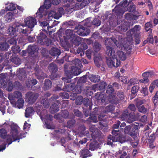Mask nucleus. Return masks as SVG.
<instances>
[{
	"label": "nucleus",
	"instance_id": "obj_1",
	"mask_svg": "<svg viewBox=\"0 0 158 158\" xmlns=\"http://www.w3.org/2000/svg\"><path fill=\"white\" fill-rule=\"evenodd\" d=\"M11 131L10 133L11 135L9 136L7 139V141L8 145L10 144L13 142L19 140L25 137V134L23 133L18 135V131L17 127L14 125L11 126Z\"/></svg>",
	"mask_w": 158,
	"mask_h": 158
},
{
	"label": "nucleus",
	"instance_id": "obj_2",
	"mask_svg": "<svg viewBox=\"0 0 158 158\" xmlns=\"http://www.w3.org/2000/svg\"><path fill=\"white\" fill-rule=\"evenodd\" d=\"M37 41L38 43L41 45H46L48 46L52 43L50 40L47 38V36L42 32H40L36 38Z\"/></svg>",
	"mask_w": 158,
	"mask_h": 158
},
{
	"label": "nucleus",
	"instance_id": "obj_3",
	"mask_svg": "<svg viewBox=\"0 0 158 158\" xmlns=\"http://www.w3.org/2000/svg\"><path fill=\"white\" fill-rule=\"evenodd\" d=\"M14 27H15L17 32H19L20 34H30L31 32L33 31V30H29L23 23L15 22L14 24Z\"/></svg>",
	"mask_w": 158,
	"mask_h": 158
},
{
	"label": "nucleus",
	"instance_id": "obj_4",
	"mask_svg": "<svg viewBox=\"0 0 158 158\" xmlns=\"http://www.w3.org/2000/svg\"><path fill=\"white\" fill-rule=\"evenodd\" d=\"M37 20L32 17L30 16L25 18L24 20V23L25 26L29 30H32V29L35 25L37 24Z\"/></svg>",
	"mask_w": 158,
	"mask_h": 158
},
{
	"label": "nucleus",
	"instance_id": "obj_5",
	"mask_svg": "<svg viewBox=\"0 0 158 158\" xmlns=\"http://www.w3.org/2000/svg\"><path fill=\"white\" fill-rule=\"evenodd\" d=\"M39 97V94L31 91L27 92L26 94V98L27 102L29 104L34 103Z\"/></svg>",
	"mask_w": 158,
	"mask_h": 158
},
{
	"label": "nucleus",
	"instance_id": "obj_6",
	"mask_svg": "<svg viewBox=\"0 0 158 158\" xmlns=\"http://www.w3.org/2000/svg\"><path fill=\"white\" fill-rule=\"evenodd\" d=\"M73 63L74 66L72 67V71L74 70V74L78 75L81 73V67L82 66L81 62L79 59H76L73 61Z\"/></svg>",
	"mask_w": 158,
	"mask_h": 158
},
{
	"label": "nucleus",
	"instance_id": "obj_7",
	"mask_svg": "<svg viewBox=\"0 0 158 158\" xmlns=\"http://www.w3.org/2000/svg\"><path fill=\"white\" fill-rule=\"evenodd\" d=\"M59 97L56 95H54L49 99L47 98H43L41 101L40 103L45 108H48L50 106V102H53L58 99Z\"/></svg>",
	"mask_w": 158,
	"mask_h": 158
},
{
	"label": "nucleus",
	"instance_id": "obj_8",
	"mask_svg": "<svg viewBox=\"0 0 158 158\" xmlns=\"http://www.w3.org/2000/svg\"><path fill=\"white\" fill-rule=\"evenodd\" d=\"M75 29L77 30V34L81 36L88 35L90 32V30L81 25H78Z\"/></svg>",
	"mask_w": 158,
	"mask_h": 158
},
{
	"label": "nucleus",
	"instance_id": "obj_9",
	"mask_svg": "<svg viewBox=\"0 0 158 158\" xmlns=\"http://www.w3.org/2000/svg\"><path fill=\"white\" fill-rule=\"evenodd\" d=\"M27 52L30 57H31L33 59L37 57L38 53L36 51L35 47L33 45H29L28 47Z\"/></svg>",
	"mask_w": 158,
	"mask_h": 158
},
{
	"label": "nucleus",
	"instance_id": "obj_10",
	"mask_svg": "<svg viewBox=\"0 0 158 158\" xmlns=\"http://www.w3.org/2000/svg\"><path fill=\"white\" fill-rule=\"evenodd\" d=\"M35 75L38 79H43L44 78L47 77L46 74L44 73L41 70L39 69L37 67H35Z\"/></svg>",
	"mask_w": 158,
	"mask_h": 158
},
{
	"label": "nucleus",
	"instance_id": "obj_11",
	"mask_svg": "<svg viewBox=\"0 0 158 158\" xmlns=\"http://www.w3.org/2000/svg\"><path fill=\"white\" fill-rule=\"evenodd\" d=\"M16 75L19 79L21 81H23L27 77L26 72L23 68L19 69V70H17Z\"/></svg>",
	"mask_w": 158,
	"mask_h": 158
},
{
	"label": "nucleus",
	"instance_id": "obj_12",
	"mask_svg": "<svg viewBox=\"0 0 158 158\" xmlns=\"http://www.w3.org/2000/svg\"><path fill=\"white\" fill-rule=\"evenodd\" d=\"M86 79L85 76H83L79 79L77 82V85L79 86V88L77 87V88L78 91H77L78 93L79 94L81 92L82 86L86 82Z\"/></svg>",
	"mask_w": 158,
	"mask_h": 158
},
{
	"label": "nucleus",
	"instance_id": "obj_13",
	"mask_svg": "<svg viewBox=\"0 0 158 158\" xmlns=\"http://www.w3.org/2000/svg\"><path fill=\"white\" fill-rule=\"evenodd\" d=\"M56 103H54L51 106L50 110L52 114H54L58 111L59 110L58 105L60 103L59 100H56Z\"/></svg>",
	"mask_w": 158,
	"mask_h": 158
},
{
	"label": "nucleus",
	"instance_id": "obj_14",
	"mask_svg": "<svg viewBox=\"0 0 158 158\" xmlns=\"http://www.w3.org/2000/svg\"><path fill=\"white\" fill-rule=\"evenodd\" d=\"M64 11L62 7H60L56 11H53V15L54 16V18L57 19H58L62 16Z\"/></svg>",
	"mask_w": 158,
	"mask_h": 158
},
{
	"label": "nucleus",
	"instance_id": "obj_15",
	"mask_svg": "<svg viewBox=\"0 0 158 158\" xmlns=\"http://www.w3.org/2000/svg\"><path fill=\"white\" fill-rule=\"evenodd\" d=\"M65 74L66 76V77H63L62 80L64 81V83H68L70 82L71 81V79L73 77V75L72 72L70 71H67L65 72Z\"/></svg>",
	"mask_w": 158,
	"mask_h": 158
},
{
	"label": "nucleus",
	"instance_id": "obj_16",
	"mask_svg": "<svg viewBox=\"0 0 158 158\" xmlns=\"http://www.w3.org/2000/svg\"><path fill=\"white\" fill-rule=\"evenodd\" d=\"M80 154L83 158H87L92 155L89 150L86 148L82 149L80 152Z\"/></svg>",
	"mask_w": 158,
	"mask_h": 158
},
{
	"label": "nucleus",
	"instance_id": "obj_17",
	"mask_svg": "<svg viewBox=\"0 0 158 158\" xmlns=\"http://www.w3.org/2000/svg\"><path fill=\"white\" fill-rule=\"evenodd\" d=\"M52 86V81L49 79H46L44 81V85L42 87L43 89L46 91L50 89Z\"/></svg>",
	"mask_w": 158,
	"mask_h": 158
},
{
	"label": "nucleus",
	"instance_id": "obj_18",
	"mask_svg": "<svg viewBox=\"0 0 158 158\" xmlns=\"http://www.w3.org/2000/svg\"><path fill=\"white\" fill-rule=\"evenodd\" d=\"M48 69L51 73H56L58 71V67L56 64L52 62L49 65Z\"/></svg>",
	"mask_w": 158,
	"mask_h": 158
},
{
	"label": "nucleus",
	"instance_id": "obj_19",
	"mask_svg": "<svg viewBox=\"0 0 158 158\" xmlns=\"http://www.w3.org/2000/svg\"><path fill=\"white\" fill-rule=\"evenodd\" d=\"M74 81L73 83H71L65 86V90L68 92H70L73 90L75 88V85L74 83L76 82L77 81L78 78L76 77L74 79Z\"/></svg>",
	"mask_w": 158,
	"mask_h": 158
},
{
	"label": "nucleus",
	"instance_id": "obj_20",
	"mask_svg": "<svg viewBox=\"0 0 158 158\" xmlns=\"http://www.w3.org/2000/svg\"><path fill=\"white\" fill-rule=\"evenodd\" d=\"M139 125H135L131 129L129 135L130 136L135 139L136 138H137V134L138 131Z\"/></svg>",
	"mask_w": 158,
	"mask_h": 158
},
{
	"label": "nucleus",
	"instance_id": "obj_21",
	"mask_svg": "<svg viewBox=\"0 0 158 158\" xmlns=\"http://www.w3.org/2000/svg\"><path fill=\"white\" fill-rule=\"evenodd\" d=\"M10 60L14 64L16 65H19L21 63V60L15 54H12L10 57Z\"/></svg>",
	"mask_w": 158,
	"mask_h": 158
},
{
	"label": "nucleus",
	"instance_id": "obj_22",
	"mask_svg": "<svg viewBox=\"0 0 158 158\" xmlns=\"http://www.w3.org/2000/svg\"><path fill=\"white\" fill-rule=\"evenodd\" d=\"M49 53L52 56H58L60 54L61 52L59 49L56 48H53L50 50Z\"/></svg>",
	"mask_w": 158,
	"mask_h": 158
},
{
	"label": "nucleus",
	"instance_id": "obj_23",
	"mask_svg": "<svg viewBox=\"0 0 158 158\" xmlns=\"http://www.w3.org/2000/svg\"><path fill=\"white\" fill-rule=\"evenodd\" d=\"M112 11L113 12H114V14L117 16H121L123 13L122 9L118 6H115Z\"/></svg>",
	"mask_w": 158,
	"mask_h": 158
},
{
	"label": "nucleus",
	"instance_id": "obj_24",
	"mask_svg": "<svg viewBox=\"0 0 158 158\" xmlns=\"http://www.w3.org/2000/svg\"><path fill=\"white\" fill-rule=\"evenodd\" d=\"M7 33L10 35L16 36L17 35V30L15 27L10 26L7 30Z\"/></svg>",
	"mask_w": 158,
	"mask_h": 158
},
{
	"label": "nucleus",
	"instance_id": "obj_25",
	"mask_svg": "<svg viewBox=\"0 0 158 158\" xmlns=\"http://www.w3.org/2000/svg\"><path fill=\"white\" fill-rule=\"evenodd\" d=\"M106 53L111 58H114L115 57V52L112 47H106Z\"/></svg>",
	"mask_w": 158,
	"mask_h": 158
},
{
	"label": "nucleus",
	"instance_id": "obj_26",
	"mask_svg": "<svg viewBox=\"0 0 158 158\" xmlns=\"http://www.w3.org/2000/svg\"><path fill=\"white\" fill-rule=\"evenodd\" d=\"M25 112V117L26 118H29L34 113L35 111L33 107L30 106L27 108Z\"/></svg>",
	"mask_w": 158,
	"mask_h": 158
},
{
	"label": "nucleus",
	"instance_id": "obj_27",
	"mask_svg": "<svg viewBox=\"0 0 158 158\" xmlns=\"http://www.w3.org/2000/svg\"><path fill=\"white\" fill-rule=\"evenodd\" d=\"M108 101L111 104H117L119 102V100L116 96L114 95L109 96Z\"/></svg>",
	"mask_w": 158,
	"mask_h": 158
},
{
	"label": "nucleus",
	"instance_id": "obj_28",
	"mask_svg": "<svg viewBox=\"0 0 158 158\" xmlns=\"http://www.w3.org/2000/svg\"><path fill=\"white\" fill-rule=\"evenodd\" d=\"M37 83V81L36 79L32 78L30 79V80H29L27 82H26V84L28 88H31L33 86L36 85Z\"/></svg>",
	"mask_w": 158,
	"mask_h": 158
},
{
	"label": "nucleus",
	"instance_id": "obj_29",
	"mask_svg": "<svg viewBox=\"0 0 158 158\" xmlns=\"http://www.w3.org/2000/svg\"><path fill=\"white\" fill-rule=\"evenodd\" d=\"M99 144L96 141H93L90 142L89 145V149L91 151L98 149L99 148Z\"/></svg>",
	"mask_w": 158,
	"mask_h": 158
},
{
	"label": "nucleus",
	"instance_id": "obj_30",
	"mask_svg": "<svg viewBox=\"0 0 158 158\" xmlns=\"http://www.w3.org/2000/svg\"><path fill=\"white\" fill-rule=\"evenodd\" d=\"M114 106L113 105H109L105 107V109L103 110V112L104 113H111L114 111Z\"/></svg>",
	"mask_w": 158,
	"mask_h": 158
},
{
	"label": "nucleus",
	"instance_id": "obj_31",
	"mask_svg": "<svg viewBox=\"0 0 158 158\" xmlns=\"http://www.w3.org/2000/svg\"><path fill=\"white\" fill-rule=\"evenodd\" d=\"M91 131L92 132L91 134L92 137L94 136L95 138L99 137L101 135V131L98 129L94 128L91 129Z\"/></svg>",
	"mask_w": 158,
	"mask_h": 158
},
{
	"label": "nucleus",
	"instance_id": "obj_32",
	"mask_svg": "<svg viewBox=\"0 0 158 158\" xmlns=\"http://www.w3.org/2000/svg\"><path fill=\"white\" fill-rule=\"evenodd\" d=\"M152 25L151 21H149L145 23L144 28L146 32L149 31V33H152Z\"/></svg>",
	"mask_w": 158,
	"mask_h": 158
},
{
	"label": "nucleus",
	"instance_id": "obj_33",
	"mask_svg": "<svg viewBox=\"0 0 158 158\" xmlns=\"http://www.w3.org/2000/svg\"><path fill=\"white\" fill-rule=\"evenodd\" d=\"M6 76L5 74L2 73L0 74V85L1 87L5 86L6 82L5 80Z\"/></svg>",
	"mask_w": 158,
	"mask_h": 158
},
{
	"label": "nucleus",
	"instance_id": "obj_34",
	"mask_svg": "<svg viewBox=\"0 0 158 158\" xmlns=\"http://www.w3.org/2000/svg\"><path fill=\"white\" fill-rule=\"evenodd\" d=\"M84 92L87 97H88L89 96H91L93 94V92L91 91V87H90L86 86L84 90Z\"/></svg>",
	"mask_w": 158,
	"mask_h": 158
},
{
	"label": "nucleus",
	"instance_id": "obj_35",
	"mask_svg": "<svg viewBox=\"0 0 158 158\" xmlns=\"http://www.w3.org/2000/svg\"><path fill=\"white\" fill-rule=\"evenodd\" d=\"M123 46L126 53L128 55L130 54L132 49L131 45L130 44H126Z\"/></svg>",
	"mask_w": 158,
	"mask_h": 158
},
{
	"label": "nucleus",
	"instance_id": "obj_36",
	"mask_svg": "<svg viewBox=\"0 0 158 158\" xmlns=\"http://www.w3.org/2000/svg\"><path fill=\"white\" fill-rule=\"evenodd\" d=\"M82 102H83V103L85 106L86 107L89 106V109L90 110H91L92 104L90 103L89 99L87 98H84Z\"/></svg>",
	"mask_w": 158,
	"mask_h": 158
},
{
	"label": "nucleus",
	"instance_id": "obj_37",
	"mask_svg": "<svg viewBox=\"0 0 158 158\" xmlns=\"http://www.w3.org/2000/svg\"><path fill=\"white\" fill-rule=\"evenodd\" d=\"M106 62L108 66L110 68H112L114 67H115L114 65V63L111 59V57H106Z\"/></svg>",
	"mask_w": 158,
	"mask_h": 158
},
{
	"label": "nucleus",
	"instance_id": "obj_38",
	"mask_svg": "<svg viewBox=\"0 0 158 158\" xmlns=\"http://www.w3.org/2000/svg\"><path fill=\"white\" fill-rule=\"evenodd\" d=\"M89 79L93 82H98L100 81V77L98 75H92L89 77Z\"/></svg>",
	"mask_w": 158,
	"mask_h": 158
},
{
	"label": "nucleus",
	"instance_id": "obj_39",
	"mask_svg": "<svg viewBox=\"0 0 158 158\" xmlns=\"http://www.w3.org/2000/svg\"><path fill=\"white\" fill-rule=\"evenodd\" d=\"M11 49L14 54L19 53L21 50L20 47L16 44L13 46L11 47Z\"/></svg>",
	"mask_w": 158,
	"mask_h": 158
},
{
	"label": "nucleus",
	"instance_id": "obj_40",
	"mask_svg": "<svg viewBox=\"0 0 158 158\" xmlns=\"http://www.w3.org/2000/svg\"><path fill=\"white\" fill-rule=\"evenodd\" d=\"M24 103V100L23 98H20L15 103V105L19 109L22 108L23 106V104Z\"/></svg>",
	"mask_w": 158,
	"mask_h": 158
},
{
	"label": "nucleus",
	"instance_id": "obj_41",
	"mask_svg": "<svg viewBox=\"0 0 158 158\" xmlns=\"http://www.w3.org/2000/svg\"><path fill=\"white\" fill-rule=\"evenodd\" d=\"M101 45L98 42L95 41L93 45V48L94 51L98 52L101 49Z\"/></svg>",
	"mask_w": 158,
	"mask_h": 158
},
{
	"label": "nucleus",
	"instance_id": "obj_42",
	"mask_svg": "<svg viewBox=\"0 0 158 158\" xmlns=\"http://www.w3.org/2000/svg\"><path fill=\"white\" fill-rule=\"evenodd\" d=\"M81 38L79 36H75L73 40V43L75 45L78 46L81 44Z\"/></svg>",
	"mask_w": 158,
	"mask_h": 158
},
{
	"label": "nucleus",
	"instance_id": "obj_43",
	"mask_svg": "<svg viewBox=\"0 0 158 158\" xmlns=\"http://www.w3.org/2000/svg\"><path fill=\"white\" fill-rule=\"evenodd\" d=\"M106 86L107 84L106 82L104 81H101L99 84V89L100 91H104L105 90L106 87Z\"/></svg>",
	"mask_w": 158,
	"mask_h": 158
},
{
	"label": "nucleus",
	"instance_id": "obj_44",
	"mask_svg": "<svg viewBox=\"0 0 158 158\" xmlns=\"http://www.w3.org/2000/svg\"><path fill=\"white\" fill-rule=\"evenodd\" d=\"M76 121L75 120L72 119L69 120L67 123L66 127L68 128H71L75 124Z\"/></svg>",
	"mask_w": 158,
	"mask_h": 158
},
{
	"label": "nucleus",
	"instance_id": "obj_45",
	"mask_svg": "<svg viewBox=\"0 0 158 158\" xmlns=\"http://www.w3.org/2000/svg\"><path fill=\"white\" fill-rule=\"evenodd\" d=\"M114 90L112 85H109L106 90V93L108 94L109 95V96H110L111 95V94L114 93Z\"/></svg>",
	"mask_w": 158,
	"mask_h": 158
},
{
	"label": "nucleus",
	"instance_id": "obj_46",
	"mask_svg": "<svg viewBox=\"0 0 158 158\" xmlns=\"http://www.w3.org/2000/svg\"><path fill=\"white\" fill-rule=\"evenodd\" d=\"M117 55L119 58L122 60H124L126 59V55L122 51L118 52Z\"/></svg>",
	"mask_w": 158,
	"mask_h": 158
},
{
	"label": "nucleus",
	"instance_id": "obj_47",
	"mask_svg": "<svg viewBox=\"0 0 158 158\" xmlns=\"http://www.w3.org/2000/svg\"><path fill=\"white\" fill-rule=\"evenodd\" d=\"M135 6L134 4L132 3V4L129 5L128 4L127 8V10L129 12H134L135 10Z\"/></svg>",
	"mask_w": 158,
	"mask_h": 158
},
{
	"label": "nucleus",
	"instance_id": "obj_48",
	"mask_svg": "<svg viewBox=\"0 0 158 158\" xmlns=\"http://www.w3.org/2000/svg\"><path fill=\"white\" fill-rule=\"evenodd\" d=\"M135 119V116L134 114H131L130 113L128 116V118L127 119V122L129 123H132L134 121Z\"/></svg>",
	"mask_w": 158,
	"mask_h": 158
},
{
	"label": "nucleus",
	"instance_id": "obj_49",
	"mask_svg": "<svg viewBox=\"0 0 158 158\" xmlns=\"http://www.w3.org/2000/svg\"><path fill=\"white\" fill-rule=\"evenodd\" d=\"M116 97L119 100H122L124 98V93L123 91H118L116 94Z\"/></svg>",
	"mask_w": 158,
	"mask_h": 158
},
{
	"label": "nucleus",
	"instance_id": "obj_50",
	"mask_svg": "<svg viewBox=\"0 0 158 158\" xmlns=\"http://www.w3.org/2000/svg\"><path fill=\"white\" fill-rule=\"evenodd\" d=\"M105 44L106 47H112L113 41L110 38H107L105 40Z\"/></svg>",
	"mask_w": 158,
	"mask_h": 158
},
{
	"label": "nucleus",
	"instance_id": "obj_51",
	"mask_svg": "<svg viewBox=\"0 0 158 158\" xmlns=\"http://www.w3.org/2000/svg\"><path fill=\"white\" fill-rule=\"evenodd\" d=\"M138 109V111L142 113L146 114L147 112V109L145 106L142 105L141 106H139L137 108Z\"/></svg>",
	"mask_w": 158,
	"mask_h": 158
},
{
	"label": "nucleus",
	"instance_id": "obj_52",
	"mask_svg": "<svg viewBox=\"0 0 158 158\" xmlns=\"http://www.w3.org/2000/svg\"><path fill=\"white\" fill-rule=\"evenodd\" d=\"M139 88V86L137 85H135L133 86L131 89V94L135 96Z\"/></svg>",
	"mask_w": 158,
	"mask_h": 158
},
{
	"label": "nucleus",
	"instance_id": "obj_53",
	"mask_svg": "<svg viewBox=\"0 0 158 158\" xmlns=\"http://www.w3.org/2000/svg\"><path fill=\"white\" fill-rule=\"evenodd\" d=\"M61 114L62 117L64 118H68L69 117V113L68 110H62L61 111Z\"/></svg>",
	"mask_w": 158,
	"mask_h": 158
},
{
	"label": "nucleus",
	"instance_id": "obj_54",
	"mask_svg": "<svg viewBox=\"0 0 158 158\" xmlns=\"http://www.w3.org/2000/svg\"><path fill=\"white\" fill-rule=\"evenodd\" d=\"M13 94L15 99L17 98L19 100V99L22 98V93L18 91L14 92Z\"/></svg>",
	"mask_w": 158,
	"mask_h": 158
},
{
	"label": "nucleus",
	"instance_id": "obj_55",
	"mask_svg": "<svg viewBox=\"0 0 158 158\" xmlns=\"http://www.w3.org/2000/svg\"><path fill=\"white\" fill-rule=\"evenodd\" d=\"M14 15L11 12L7 13L4 16V18L6 19V20L9 22L12 19Z\"/></svg>",
	"mask_w": 158,
	"mask_h": 158
},
{
	"label": "nucleus",
	"instance_id": "obj_56",
	"mask_svg": "<svg viewBox=\"0 0 158 158\" xmlns=\"http://www.w3.org/2000/svg\"><path fill=\"white\" fill-rule=\"evenodd\" d=\"M65 34L68 39L72 38L73 34V30L70 29L66 30L65 31Z\"/></svg>",
	"mask_w": 158,
	"mask_h": 158
},
{
	"label": "nucleus",
	"instance_id": "obj_57",
	"mask_svg": "<svg viewBox=\"0 0 158 158\" xmlns=\"http://www.w3.org/2000/svg\"><path fill=\"white\" fill-rule=\"evenodd\" d=\"M97 98L98 100L100 101L102 103L104 102L106 100V97L102 93H100L99 96L97 97Z\"/></svg>",
	"mask_w": 158,
	"mask_h": 158
},
{
	"label": "nucleus",
	"instance_id": "obj_58",
	"mask_svg": "<svg viewBox=\"0 0 158 158\" xmlns=\"http://www.w3.org/2000/svg\"><path fill=\"white\" fill-rule=\"evenodd\" d=\"M14 89L19 90L21 88L22 85L20 82L18 81H15L13 83Z\"/></svg>",
	"mask_w": 158,
	"mask_h": 158
},
{
	"label": "nucleus",
	"instance_id": "obj_59",
	"mask_svg": "<svg viewBox=\"0 0 158 158\" xmlns=\"http://www.w3.org/2000/svg\"><path fill=\"white\" fill-rule=\"evenodd\" d=\"M16 36H14L13 38L10 39L8 40V43L10 44L16 45L17 42L18 38H16Z\"/></svg>",
	"mask_w": 158,
	"mask_h": 158
},
{
	"label": "nucleus",
	"instance_id": "obj_60",
	"mask_svg": "<svg viewBox=\"0 0 158 158\" xmlns=\"http://www.w3.org/2000/svg\"><path fill=\"white\" fill-rule=\"evenodd\" d=\"M92 24L96 27H98L100 25L101 21L99 19L95 18L92 22Z\"/></svg>",
	"mask_w": 158,
	"mask_h": 158
},
{
	"label": "nucleus",
	"instance_id": "obj_61",
	"mask_svg": "<svg viewBox=\"0 0 158 158\" xmlns=\"http://www.w3.org/2000/svg\"><path fill=\"white\" fill-rule=\"evenodd\" d=\"M130 113L131 112L130 111H128L127 110H125L122 114V118L124 119L127 120Z\"/></svg>",
	"mask_w": 158,
	"mask_h": 158
},
{
	"label": "nucleus",
	"instance_id": "obj_62",
	"mask_svg": "<svg viewBox=\"0 0 158 158\" xmlns=\"http://www.w3.org/2000/svg\"><path fill=\"white\" fill-rule=\"evenodd\" d=\"M158 91L156 92L154 96L152 98V101L155 106L158 104Z\"/></svg>",
	"mask_w": 158,
	"mask_h": 158
},
{
	"label": "nucleus",
	"instance_id": "obj_63",
	"mask_svg": "<svg viewBox=\"0 0 158 158\" xmlns=\"http://www.w3.org/2000/svg\"><path fill=\"white\" fill-rule=\"evenodd\" d=\"M126 110H127L128 111H131V112H133V113L135 112L136 110L135 106L133 104H130Z\"/></svg>",
	"mask_w": 158,
	"mask_h": 158
},
{
	"label": "nucleus",
	"instance_id": "obj_64",
	"mask_svg": "<svg viewBox=\"0 0 158 158\" xmlns=\"http://www.w3.org/2000/svg\"><path fill=\"white\" fill-rule=\"evenodd\" d=\"M16 9V7L13 4H10L6 8V10L8 11H12Z\"/></svg>",
	"mask_w": 158,
	"mask_h": 158
}]
</instances>
